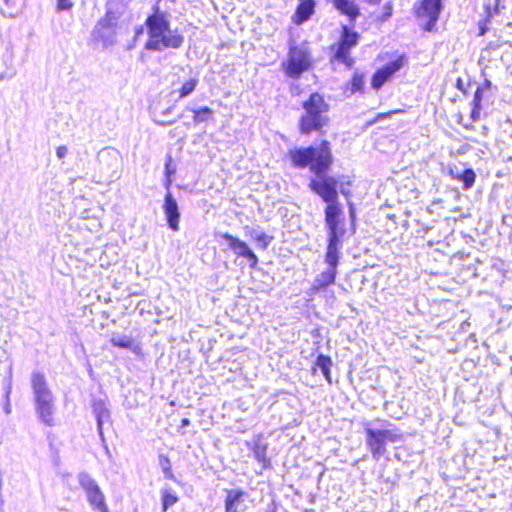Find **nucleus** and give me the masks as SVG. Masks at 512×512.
I'll return each instance as SVG.
<instances>
[{
	"label": "nucleus",
	"mask_w": 512,
	"mask_h": 512,
	"mask_svg": "<svg viewBox=\"0 0 512 512\" xmlns=\"http://www.w3.org/2000/svg\"><path fill=\"white\" fill-rule=\"evenodd\" d=\"M311 63V53L305 43L300 45L291 44L287 60L282 62V67L288 77L297 79L302 73L310 69Z\"/></svg>",
	"instance_id": "0eeeda50"
},
{
	"label": "nucleus",
	"mask_w": 512,
	"mask_h": 512,
	"mask_svg": "<svg viewBox=\"0 0 512 512\" xmlns=\"http://www.w3.org/2000/svg\"><path fill=\"white\" fill-rule=\"evenodd\" d=\"M368 4L376 5L380 3L381 0H365Z\"/></svg>",
	"instance_id": "8fccbe9b"
},
{
	"label": "nucleus",
	"mask_w": 512,
	"mask_h": 512,
	"mask_svg": "<svg viewBox=\"0 0 512 512\" xmlns=\"http://www.w3.org/2000/svg\"><path fill=\"white\" fill-rule=\"evenodd\" d=\"M349 213H350V217H351V219L353 221L354 218H355V212H354V209H353L352 205H350V207H349Z\"/></svg>",
	"instance_id": "de8ad7c7"
},
{
	"label": "nucleus",
	"mask_w": 512,
	"mask_h": 512,
	"mask_svg": "<svg viewBox=\"0 0 512 512\" xmlns=\"http://www.w3.org/2000/svg\"><path fill=\"white\" fill-rule=\"evenodd\" d=\"M329 154L330 160H333L330 143L326 140L322 141L319 146H308L290 149L288 156L295 168L304 169L309 167L312 172V167L315 163L319 162L320 156Z\"/></svg>",
	"instance_id": "423d86ee"
},
{
	"label": "nucleus",
	"mask_w": 512,
	"mask_h": 512,
	"mask_svg": "<svg viewBox=\"0 0 512 512\" xmlns=\"http://www.w3.org/2000/svg\"><path fill=\"white\" fill-rule=\"evenodd\" d=\"M171 111H172V107H169V108H167L166 110H164V111H163V115H167V114H169Z\"/></svg>",
	"instance_id": "3c124183"
},
{
	"label": "nucleus",
	"mask_w": 512,
	"mask_h": 512,
	"mask_svg": "<svg viewBox=\"0 0 512 512\" xmlns=\"http://www.w3.org/2000/svg\"><path fill=\"white\" fill-rule=\"evenodd\" d=\"M93 507L98 509L100 512H109L108 507L105 504V500L102 501V504H97V505H95Z\"/></svg>",
	"instance_id": "a19ab883"
},
{
	"label": "nucleus",
	"mask_w": 512,
	"mask_h": 512,
	"mask_svg": "<svg viewBox=\"0 0 512 512\" xmlns=\"http://www.w3.org/2000/svg\"><path fill=\"white\" fill-rule=\"evenodd\" d=\"M365 88V74L356 70L348 84L350 94L363 93Z\"/></svg>",
	"instance_id": "a878e982"
},
{
	"label": "nucleus",
	"mask_w": 512,
	"mask_h": 512,
	"mask_svg": "<svg viewBox=\"0 0 512 512\" xmlns=\"http://www.w3.org/2000/svg\"><path fill=\"white\" fill-rule=\"evenodd\" d=\"M254 240L257 242L258 247H260L262 250H266L272 242L273 236H270L266 233H261L254 236Z\"/></svg>",
	"instance_id": "72a5a7b5"
},
{
	"label": "nucleus",
	"mask_w": 512,
	"mask_h": 512,
	"mask_svg": "<svg viewBox=\"0 0 512 512\" xmlns=\"http://www.w3.org/2000/svg\"><path fill=\"white\" fill-rule=\"evenodd\" d=\"M14 52L10 45H6L0 55V81L14 76Z\"/></svg>",
	"instance_id": "dca6fc26"
},
{
	"label": "nucleus",
	"mask_w": 512,
	"mask_h": 512,
	"mask_svg": "<svg viewBox=\"0 0 512 512\" xmlns=\"http://www.w3.org/2000/svg\"><path fill=\"white\" fill-rule=\"evenodd\" d=\"M159 466L164 474V477L169 480H175L172 471L170 459L165 455H159Z\"/></svg>",
	"instance_id": "c756f323"
},
{
	"label": "nucleus",
	"mask_w": 512,
	"mask_h": 512,
	"mask_svg": "<svg viewBox=\"0 0 512 512\" xmlns=\"http://www.w3.org/2000/svg\"><path fill=\"white\" fill-rule=\"evenodd\" d=\"M267 443L263 442L260 437L253 442L252 452L255 459L262 465L263 469L270 466V460L267 458Z\"/></svg>",
	"instance_id": "b1692460"
},
{
	"label": "nucleus",
	"mask_w": 512,
	"mask_h": 512,
	"mask_svg": "<svg viewBox=\"0 0 512 512\" xmlns=\"http://www.w3.org/2000/svg\"><path fill=\"white\" fill-rule=\"evenodd\" d=\"M219 237L222 238L234 254L239 257H245L247 252L250 250V247L246 242L229 233H220Z\"/></svg>",
	"instance_id": "6ab92c4d"
},
{
	"label": "nucleus",
	"mask_w": 512,
	"mask_h": 512,
	"mask_svg": "<svg viewBox=\"0 0 512 512\" xmlns=\"http://www.w3.org/2000/svg\"><path fill=\"white\" fill-rule=\"evenodd\" d=\"M338 264L339 262H336L335 265L327 264L328 268L316 276L312 286L313 290L324 289L334 283Z\"/></svg>",
	"instance_id": "f3484780"
},
{
	"label": "nucleus",
	"mask_w": 512,
	"mask_h": 512,
	"mask_svg": "<svg viewBox=\"0 0 512 512\" xmlns=\"http://www.w3.org/2000/svg\"><path fill=\"white\" fill-rule=\"evenodd\" d=\"M111 343L113 346L130 349L134 354H141V346L136 344L131 336L125 334H116L111 338Z\"/></svg>",
	"instance_id": "4be33fe9"
},
{
	"label": "nucleus",
	"mask_w": 512,
	"mask_h": 512,
	"mask_svg": "<svg viewBox=\"0 0 512 512\" xmlns=\"http://www.w3.org/2000/svg\"><path fill=\"white\" fill-rule=\"evenodd\" d=\"M77 479L80 487L86 493L87 501L89 504L91 506L102 504V501L105 500V497L95 479L89 473L84 471L77 475Z\"/></svg>",
	"instance_id": "9b49d317"
},
{
	"label": "nucleus",
	"mask_w": 512,
	"mask_h": 512,
	"mask_svg": "<svg viewBox=\"0 0 512 512\" xmlns=\"http://www.w3.org/2000/svg\"><path fill=\"white\" fill-rule=\"evenodd\" d=\"M244 258L248 260L250 268L254 269L257 267L259 260L257 255L251 249L247 252Z\"/></svg>",
	"instance_id": "4c0bfd02"
},
{
	"label": "nucleus",
	"mask_w": 512,
	"mask_h": 512,
	"mask_svg": "<svg viewBox=\"0 0 512 512\" xmlns=\"http://www.w3.org/2000/svg\"><path fill=\"white\" fill-rule=\"evenodd\" d=\"M386 12H387V16L391 15V12H389V9H386Z\"/></svg>",
	"instance_id": "603ef678"
},
{
	"label": "nucleus",
	"mask_w": 512,
	"mask_h": 512,
	"mask_svg": "<svg viewBox=\"0 0 512 512\" xmlns=\"http://www.w3.org/2000/svg\"><path fill=\"white\" fill-rule=\"evenodd\" d=\"M162 512H166L170 507L178 502V496L169 485H165L161 491Z\"/></svg>",
	"instance_id": "393cba45"
},
{
	"label": "nucleus",
	"mask_w": 512,
	"mask_h": 512,
	"mask_svg": "<svg viewBox=\"0 0 512 512\" xmlns=\"http://www.w3.org/2000/svg\"><path fill=\"white\" fill-rule=\"evenodd\" d=\"M390 77L384 73L382 69L377 70L373 76L371 85L374 89L378 90L380 89L388 80Z\"/></svg>",
	"instance_id": "7c9ffc66"
},
{
	"label": "nucleus",
	"mask_w": 512,
	"mask_h": 512,
	"mask_svg": "<svg viewBox=\"0 0 512 512\" xmlns=\"http://www.w3.org/2000/svg\"><path fill=\"white\" fill-rule=\"evenodd\" d=\"M386 12H387V16L391 15V12H389V9H386Z\"/></svg>",
	"instance_id": "864d4df0"
},
{
	"label": "nucleus",
	"mask_w": 512,
	"mask_h": 512,
	"mask_svg": "<svg viewBox=\"0 0 512 512\" xmlns=\"http://www.w3.org/2000/svg\"><path fill=\"white\" fill-rule=\"evenodd\" d=\"M68 153L66 146H59L56 150V155L59 159H63Z\"/></svg>",
	"instance_id": "ea45409f"
},
{
	"label": "nucleus",
	"mask_w": 512,
	"mask_h": 512,
	"mask_svg": "<svg viewBox=\"0 0 512 512\" xmlns=\"http://www.w3.org/2000/svg\"><path fill=\"white\" fill-rule=\"evenodd\" d=\"M456 87L458 90L462 91V92H466L465 90V87H464V83H463V80L461 78H458L457 79V82H456Z\"/></svg>",
	"instance_id": "79ce46f5"
},
{
	"label": "nucleus",
	"mask_w": 512,
	"mask_h": 512,
	"mask_svg": "<svg viewBox=\"0 0 512 512\" xmlns=\"http://www.w3.org/2000/svg\"><path fill=\"white\" fill-rule=\"evenodd\" d=\"M171 157L169 156L166 163H165V175H166V183L165 186L167 190H169V187L171 185V175L175 173V168L171 166Z\"/></svg>",
	"instance_id": "f704fd0d"
},
{
	"label": "nucleus",
	"mask_w": 512,
	"mask_h": 512,
	"mask_svg": "<svg viewBox=\"0 0 512 512\" xmlns=\"http://www.w3.org/2000/svg\"><path fill=\"white\" fill-rule=\"evenodd\" d=\"M454 177L460 180L463 183V188L467 190L474 185L476 174L473 169L467 168L461 173H457Z\"/></svg>",
	"instance_id": "cd10ccee"
},
{
	"label": "nucleus",
	"mask_w": 512,
	"mask_h": 512,
	"mask_svg": "<svg viewBox=\"0 0 512 512\" xmlns=\"http://www.w3.org/2000/svg\"><path fill=\"white\" fill-rule=\"evenodd\" d=\"M261 233H264V232L261 231L260 229H251V231L249 232V235L254 239V236L259 235Z\"/></svg>",
	"instance_id": "37998d69"
},
{
	"label": "nucleus",
	"mask_w": 512,
	"mask_h": 512,
	"mask_svg": "<svg viewBox=\"0 0 512 512\" xmlns=\"http://www.w3.org/2000/svg\"><path fill=\"white\" fill-rule=\"evenodd\" d=\"M484 94V88L483 87H477L473 100H472V106H482V99Z\"/></svg>",
	"instance_id": "c9c22d12"
},
{
	"label": "nucleus",
	"mask_w": 512,
	"mask_h": 512,
	"mask_svg": "<svg viewBox=\"0 0 512 512\" xmlns=\"http://www.w3.org/2000/svg\"><path fill=\"white\" fill-rule=\"evenodd\" d=\"M316 366L321 370L325 379L331 383V371L330 368L332 366L331 357L319 354L316 358Z\"/></svg>",
	"instance_id": "bb28decb"
},
{
	"label": "nucleus",
	"mask_w": 512,
	"mask_h": 512,
	"mask_svg": "<svg viewBox=\"0 0 512 512\" xmlns=\"http://www.w3.org/2000/svg\"><path fill=\"white\" fill-rule=\"evenodd\" d=\"M57 1V5H56V8L58 11H68V10H71L74 3L72 2V0H56Z\"/></svg>",
	"instance_id": "e433bc0d"
},
{
	"label": "nucleus",
	"mask_w": 512,
	"mask_h": 512,
	"mask_svg": "<svg viewBox=\"0 0 512 512\" xmlns=\"http://www.w3.org/2000/svg\"><path fill=\"white\" fill-rule=\"evenodd\" d=\"M197 83L196 78L186 81L179 90V99L189 96L195 90Z\"/></svg>",
	"instance_id": "2f4dec72"
},
{
	"label": "nucleus",
	"mask_w": 512,
	"mask_h": 512,
	"mask_svg": "<svg viewBox=\"0 0 512 512\" xmlns=\"http://www.w3.org/2000/svg\"><path fill=\"white\" fill-rule=\"evenodd\" d=\"M163 211L166 216L168 227L173 231H178L180 211L176 199L169 190L164 198Z\"/></svg>",
	"instance_id": "4468645a"
},
{
	"label": "nucleus",
	"mask_w": 512,
	"mask_h": 512,
	"mask_svg": "<svg viewBox=\"0 0 512 512\" xmlns=\"http://www.w3.org/2000/svg\"><path fill=\"white\" fill-rule=\"evenodd\" d=\"M366 446L370 450L372 458L378 461L387 452L386 445L402 441L401 430L393 423L385 419H373L363 425Z\"/></svg>",
	"instance_id": "7ed1b4c3"
},
{
	"label": "nucleus",
	"mask_w": 512,
	"mask_h": 512,
	"mask_svg": "<svg viewBox=\"0 0 512 512\" xmlns=\"http://www.w3.org/2000/svg\"><path fill=\"white\" fill-rule=\"evenodd\" d=\"M186 109L194 113V121L197 123L209 120L213 114V111L209 107H201L199 109L187 107Z\"/></svg>",
	"instance_id": "c85d7f7f"
},
{
	"label": "nucleus",
	"mask_w": 512,
	"mask_h": 512,
	"mask_svg": "<svg viewBox=\"0 0 512 512\" xmlns=\"http://www.w3.org/2000/svg\"><path fill=\"white\" fill-rule=\"evenodd\" d=\"M441 8V0H423L416 10L419 25L426 31H432L438 21Z\"/></svg>",
	"instance_id": "1a4fd4ad"
},
{
	"label": "nucleus",
	"mask_w": 512,
	"mask_h": 512,
	"mask_svg": "<svg viewBox=\"0 0 512 512\" xmlns=\"http://www.w3.org/2000/svg\"><path fill=\"white\" fill-rule=\"evenodd\" d=\"M333 164L329 154L320 156L319 162L312 167V173L315 177L309 181V188L318 195L326 204H332L338 201V180L334 176L327 174Z\"/></svg>",
	"instance_id": "20e7f679"
},
{
	"label": "nucleus",
	"mask_w": 512,
	"mask_h": 512,
	"mask_svg": "<svg viewBox=\"0 0 512 512\" xmlns=\"http://www.w3.org/2000/svg\"><path fill=\"white\" fill-rule=\"evenodd\" d=\"M176 120H172V121H162V122H159L157 121L158 124L160 125H163V126H166V125H170L172 123H174Z\"/></svg>",
	"instance_id": "09e8293b"
},
{
	"label": "nucleus",
	"mask_w": 512,
	"mask_h": 512,
	"mask_svg": "<svg viewBox=\"0 0 512 512\" xmlns=\"http://www.w3.org/2000/svg\"><path fill=\"white\" fill-rule=\"evenodd\" d=\"M5 2V4H9V0H3Z\"/></svg>",
	"instance_id": "5fc2aeb1"
},
{
	"label": "nucleus",
	"mask_w": 512,
	"mask_h": 512,
	"mask_svg": "<svg viewBox=\"0 0 512 512\" xmlns=\"http://www.w3.org/2000/svg\"><path fill=\"white\" fill-rule=\"evenodd\" d=\"M402 66H403V59L400 57L394 61L389 62L388 64L383 66L381 69L384 71V73H386V75L391 77L393 74L398 72L402 68Z\"/></svg>",
	"instance_id": "473e14b6"
},
{
	"label": "nucleus",
	"mask_w": 512,
	"mask_h": 512,
	"mask_svg": "<svg viewBox=\"0 0 512 512\" xmlns=\"http://www.w3.org/2000/svg\"><path fill=\"white\" fill-rule=\"evenodd\" d=\"M344 234L345 228L327 230L326 264L335 265L336 262H339Z\"/></svg>",
	"instance_id": "f8f14e48"
},
{
	"label": "nucleus",
	"mask_w": 512,
	"mask_h": 512,
	"mask_svg": "<svg viewBox=\"0 0 512 512\" xmlns=\"http://www.w3.org/2000/svg\"><path fill=\"white\" fill-rule=\"evenodd\" d=\"M118 25L105 18H100L92 30V36L100 41L104 47L112 46L116 43Z\"/></svg>",
	"instance_id": "9d476101"
},
{
	"label": "nucleus",
	"mask_w": 512,
	"mask_h": 512,
	"mask_svg": "<svg viewBox=\"0 0 512 512\" xmlns=\"http://www.w3.org/2000/svg\"><path fill=\"white\" fill-rule=\"evenodd\" d=\"M482 106H473L471 110V119L473 122H476L480 118V111Z\"/></svg>",
	"instance_id": "58836bf2"
},
{
	"label": "nucleus",
	"mask_w": 512,
	"mask_h": 512,
	"mask_svg": "<svg viewBox=\"0 0 512 512\" xmlns=\"http://www.w3.org/2000/svg\"><path fill=\"white\" fill-rule=\"evenodd\" d=\"M334 6L346 15L351 22L359 16V8L354 0H334Z\"/></svg>",
	"instance_id": "5701e85b"
},
{
	"label": "nucleus",
	"mask_w": 512,
	"mask_h": 512,
	"mask_svg": "<svg viewBox=\"0 0 512 512\" xmlns=\"http://www.w3.org/2000/svg\"><path fill=\"white\" fill-rule=\"evenodd\" d=\"M340 192H341L343 195H345V196H348V195H349V193H350V191H349L347 188H345L343 185H341V186H340Z\"/></svg>",
	"instance_id": "49530a36"
},
{
	"label": "nucleus",
	"mask_w": 512,
	"mask_h": 512,
	"mask_svg": "<svg viewBox=\"0 0 512 512\" xmlns=\"http://www.w3.org/2000/svg\"><path fill=\"white\" fill-rule=\"evenodd\" d=\"M144 27L148 35L144 48L148 51L179 49L184 43V36L178 29H171L169 15L161 11L157 5L153 7V13L146 18L145 24L136 27L135 37L143 34Z\"/></svg>",
	"instance_id": "f257e3e1"
},
{
	"label": "nucleus",
	"mask_w": 512,
	"mask_h": 512,
	"mask_svg": "<svg viewBox=\"0 0 512 512\" xmlns=\"http://www.w3.org/2000/svg\"><path fill=\"white\" fill-rule=\"evenodd\" d=\"M244 492L236 489L228 491L225 500V512H240L243 510Z\"/></svg>",
	"instance_id": "412c9836"
},
{
	"label": "nucleus",
	"mask_w": 512,
	"mask_h": 512,
	"mask_svg": "<svg viewBox=\"0 0 512 512\" xmlns=\"http://www.w3.org/2000/svg\"><path fill=\"white\" fill-rule=\"evenodd\" d=\"M315 10L314 0H299L296 12L294 14V22L296 24H302L307 21Z\"/></svg>",
	"instance_id": "aec40b11"
},
{
	"label": "nucleus",
	"mask_w": 512,
	"mask_h": 512,
	"mask_svg": "<svg viewBox=\"0 0 512 512\" xmlns=\"http://www.w3.org/2000/svg\"><path fill=\"white\" fill-rule=\"evenodd\" d=\"M191 424L190 420L188 418H183L181 420V425L180 427L181 428H185V427H188L189 425Z\"/></svg>",
	"instance_id": "c03bdc74"
},
{
	"label": "nucleus",
	"mask_w": 512,
	"mask_h": 512,
	"mask_svg": "<svg viewBox=\"0 0 512 512\" xmlns=\"http://www.w3.org/2000/svg\"><path fill=\"white\" fill-rule=\"evenodd\" d=\"M358 40L359 34L357 32L352 31L348 26H343L334 58L345 64L348 68H351L354 64V59L350 56V49L358 44Z\"/></svg>",
	"instance_id": "6e6552de"
},
{
	"label": "nucleus",
	"mask_w": 512,
	"mask_h": 512,
	"mask_svg": "<svg viewBox=\"0 0 512 512\" xmlns=\"http://www.w3.org/2000/svg\"><path fill=\"white\" fill-rule=\"evenodd\" d=\"M126 5L121 0H109L106 3V12L103 18L118 25L120 18L124 15Z\"/></svg>",
	"instance_id": "a211bd4d"
},
{
	"label": "nucleus",
	"mask_w": 512,
	"mask_h": 512,
	"mask_svg": "<svg viewBox=\"0 0 512 512\" xmlns=\"http://www.w3.org/2000/svg\"><path fill=\"white\" fill-rule=\"evenodd\" d=\"M92 410L96 418L97 430L102 442H105L103 425L106 421L110 420V410L107 404V398H92Z\"/></svg>",
	"instance_id": "ddd939ff"
},
{
	"label": "nucleus",
	"mask_w": 512,
	"mask_h": 512,
	"mask_svg": "<svg viewBox=\"0 0 512 512\" xmlns=\"http://www.w3.org/2000/svg\"><path fill=\"white\" fill-rule=\"evenodd\" d=\"M32 402L36 418L47 427L56 425V397L49 387L45 374L40 371L31 373Z\"/></svg>",
	"instance_id": "f03ea898"
},
{
	"label": "nucleus",
	"mask_w": 512,
	"mask_h": 512,
	"mask_svg": "<svg viewBox=\"0 0 512 512\" xmlns=\"http://www.w3.org/2000/svg\"><path fill=\"white\" fill-rule=\"evenodd\" d=\"M480 87H483V88H484V91H485V90L490 89V87H491V81H490V80H488V79H485L484 83H483Z\"/></svg>",
	"instance_id": "a18cd8bd"
},
{
	"label": "nucleus",
	"mask_w": 512,
	"mask_h": 512,
	"mask_svg": "<svg viewBox=\"0 0 512 512\" xmlns=\"http://www.w3.org/2000/svg\"><path fill=\"white\" fill-rule=\"evenodd\" d=\"M511 510H512V503H511Z\"/></svg>",
	"instance_id": "6e6d98bb"
},
{
	"label": "nucleus",
	"mask_w": 512,
	"mask_h": 512,
	"mask_svg": "<svg viewBox=\"0 0 512 512\" xmlns=\"http://www.w3.org/2000/svg\"><path fill=\"white\" fill-rule=\"evenodd\" d=\"M305 113L300 118V131L303 134H310L312 131H319L328 121L327 112L329 105L322 95L312 93L303 103Z\"/></svg>",
	"instance_id": "39448f33"
},
{
	"label": "nucleus",
	"mask_w": 512,
	"mask_h": 512,
	"mask_svg": "<svg viewBox=\"0 0 512 512\" xmlns=\"http://www.w3.org/2000/svg\"><path fill=\"white\" fill-rule=\"evenodd\" d=\"M342 213L339 202L327 204L324 211L327 230L344 228L343 221L341 220Z\"/></svg>",
	"instance_id": "2eb2a0df"
}]
</instances>
